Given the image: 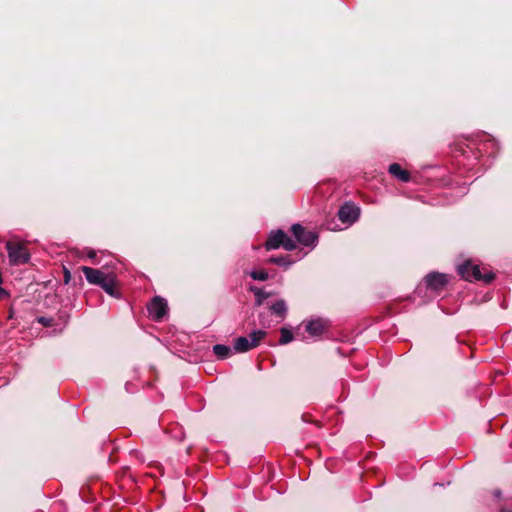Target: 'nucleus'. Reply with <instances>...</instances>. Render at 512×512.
Instances as JSON below:
<instances>
[{
  "instance_id": "obj_1",
  "label": "nucleus",
  "mask_w": 512,
  "mask_h": 512,
  "mask_svg": "<svg viewBox=\"0 0 512 512\" xmlns=\"http://www.w3.org/2000/svg\"><path fill=\"white\" fill-rule=\"evenodd\" d=\"M449 282L447 274L431 272L427 274L421 284L415 290V293L421 295L423 290L426 291V297L434 298L439 295Z\"/></svg>"
},
{
  "instance_id": "obj_2",
  "label": "nucleus",
  "mask_w": 512,
  "mask_h": 512,
  "mask_svg": "<svg viewBox=\"0 0 512 512\" xmlns=\"http://www.w3.org/2000/svg\"><path fill=\"white\" fill-rule=\"evenodd\" d=\"M459 275L467 280V281H484L485 283H489L493 280L494 275L491 272L482 273L480 266L474 264L472 261L467 260L463 264L459 265L458 268Z\"/></svg>"
},
{
  "instance_id": "obj_3",
  "label": "nucleus",
  "mask_w": 512,
  "mask_h": 512,
  "mask_svg": "<svg viewBox=\"0 0 512 512\" xmlns=\"http://www.w3.org/2000/svg\"><path fill=\"white\" fill-rule=\"evenodd\" d=\"M265 336L266 332L264 330H255L251 332L248 337H237L234 340L233 349L237 353L247 352L257 347Z\"/></svg>"
},
{
  "instance_id": "obj_4",
  "label": "nucleus",
  "mask_w": 512,
  "mask_h": 512,
  "mask_svg": "<svg viewBox=\"0 0 512 512\" xmlns=\"http://www.w3.org/2000/svg\"><path fill=\"white\" fill-rule=\"evenodd\" d=\"M279 247H283L287 251L296 248L295 242L283 230L271 232L265 243L266 250H274Z\"/></svg>"
},
{
  "instance_id": "obj_5",
  "label": "nucleus",
  "mask_w": 512,
  "mask_h": 512,
  "mask_svg": "<svg viewBox=\"0 0 512 512\" xmlns=\"http://www.w3.org/2000/svg\"><path fill=\"white\" fill-rule=\"evenodd\" d=\"M6 249L12 265L25 264L30 260L29 251L24 244L9 241L6 243Z\"/></svg>"
},
{
  "instance_id": "obj_6",
  "label": "nucleus",
  "mask_w": 512,
  "mask_h": 512,
  "mask_svg": "<svg viewBox=\"0 0 512 512\" xmlns=\"http://www.w3.org/2000/svg\"><path fill=\"white\" fill-rule=\"evenodd\" d=\"M149 316L155 320L160 321L168 311L167 301L160 297L155 296L150 303L147 305Z\"/></svg>"
},
{
  "instance_id": "obj_7",
  "label": "nucleus",
  "mask_w": 512,
  "mask_h": 512,
  "mask_svg": "<svg viewBox=\"0 0 512 512\" xmlns=\"http://www.w3.org/2000/svg\"><path fill=\"white\" fill-rule=\"evenodd\" d=\"M291 231L296 238V240L304 245V246H315L318 236L316 233L312 231H307L305 228L300 224H294L291 227Z\"/></svg>"
},
{
  "instance_id": "obj_8",
  "label": "nucleus",
  "mask_w": 512,
  "mask_h": 512,
  "mask_svg": "<svg viewBox=\"0 0 512 512\" xmlns=\"http://www.w3.org/2000/svg\"><path fill=\"white\" fill-rule=\"evenodd\" d=\"M360 216V209L352 203H345L338 211L339 219L348 225L353 224Z\"/></svg>"
},
{
  "instance_id": "obj_9",
  "label": "nucleus",
  "mask_w": 512,
  "mask_h": 512,
  "mask_svg": "<svg viewBox=\"0 0 512 512\" xmlns=\"http://www.w3.org/2000/svg\"><path fill=\"white\" fill-rule=\"evenodd\" d=\"M498 151L497 142L491 138L490 135L484 134L477 147L476 158L482 157L483 155L494 156Z\"/></svg>"
},
{
  "instance_id": "obj_10",
  "label": "nucleus",
  "mask_w": 512,
  "mask_h": 512,
  "mask_svg": "<svg viewBox=\"0 0 512 512\" xmlns=\"http://www.w3.org/2000/svg\"><path fill=\"white\" fill-rule=\"evenodd\" d=\"M328 328V322L322 318L312 319L305 324L306 332L312 337L321 336Z\"/></svg>"
},
{
  "instance_id": "obj_11",
  "label": "nucleus",
  "mask_w": 512,
  "mask_h": 512,
  "mask_svg": "<svg viewBox=\"0 0 512 512\" xmlns=\"http://www.w3.org/2000/svg\"><path fill=\"white\" fill-rule=\"evenodd\" d=\"M82 272L84 273V276L86 280L93 285L99 286L109 275V273H104L99 269L91 268L88 266H83Z\"/></svg>"
},
{
  "instance_id": "obj_12",
  "label": "nucleus",
  "mask_w": 512,
  "mask_h": 512,
  "mask_svg": "<svg viewBox=\"0 0 512 512\" xmlns=\"http://www.w3.org/2000/svg\"><path fill=\"white\" fill-rule=\"evenodd\" d=\"M388 172L401 182L407 183L410 181L411 176L407 170L402 169L398 163H393L389 166Z\"/></svg>"
},
{
  "instance_id": "obj_13",
  "label": "nucleus",
  "mask_w": 512,
  "mask_h": 512,
  "mask_svg": "<svg viewBox=\"0 0 512 512\" xmlns=\"http://www.w3.org/2000/svg\"><path fill=\"white\" fill-rule=\"evenodd\" d=\"M107 294L118 297V293L116 291V280L115 275L113 273H109L106 279L99 285Z\"/></svg>"
},
{
  "instance_id": "obj_14",
  "label": "nucleus",
  "mask_w": 512,
  "mask_h": 512,
  "mask_svg": "<svg viewBox=\"0 0 512 512\" xmlns=\"http://www.w3.org/2000/svg\"><path fill=\"white\" fill-rule=\"evenodd\" d=\"M213 352L219 359H225L231 354V348L223 344L213 346Z\"/></svg>"
},
{
  "instance_id": "obj_15",
  "label": "nucleus",
  "mask_w": 512,
  "mask_h": 512,
  "mask_svg": "<svg viewBox=\"0 0 512 512\" xmlns=\"http://www.w3.org/2000/svg\"><path fill=\"white\" fill-rule=\"evenodd\" d=\"M271 310L277 316L284 318L287 312V305L284 300H278L271 306Z\"/></svg>"
},
{
  "instance_id": "obj_16",
  "label": "nucleus",
  "mask_w": 512,
  "mask_h": 512,
  "mask_svg": "<svg viewBox=\"0 0 512 512\" xmlns=\"http://www.w3.org/2000/svg\"><path fill=\"white\" fill-rule=\"evenodd\" d=\"M268 261L270 263L276 264L278 266H283V267H286V268L289 267L294 262L293 260H290L286 256L270 257Z\"/></svg>"
},
{
  "instance_id": "obj_17",
  "label": "nucleus",
  "mask_w": 512,
  "mask_h": 512,
  "mask_svg": "<svg viewBox=\"0 0 512 512\" xmlns=\"http://www.w3.org/2000/svg\"><path fill=\"white\" fill-rule=\"evenodd\" d=\"M281 337L279 340V343L281 345L288 344L293 340V334L292 332L287 328H281Z\"/></svg>"
},
{
  "instance_id": "obj_18",
  "label": "nucleus",
  "mask_w": 512,
  "mask_h": 512,
  "mask_svg": "<svg viewBox=\"0 0 512 512\" xmlns=\"http://www.w3.org/2000/svg\"><path fill=\"white\" fill-rule=\"evenodd\" d=\"M255 296H256V303L257 305H261L262 302L269 296L265 291L259 288H252L251 289Z\"/></svg>"
},
{
  "instance_id": "obj_19",
  "label": "nucleus",
  "mask_w": 512,
  "mask_h": 512,
  "mask_svg": "<svg viewBox=\"0 0 512 512\" xmlns=\"http://www.w3.org/2000/svg\"><path fill=\"white\" fill-rule=\"evenodd\" d=\"M254 280L265 281L268 279V273L265 270H254L250 273Z\"/></svg>"
},
{
  "instance_id": "obj_20",
  "label": "nucleus",
  "mask_w": 512,
  "mask_h": 512,
  "mask_svg": "<svg viewBox=\"0 0 512 512\" xmlns=\"http://www.w3.org/2000/svg\"><path fill=\"white\" fill-rule=\"evenodd\" d=\"M38 321H39V323H42V324H43V325H45V326H49V325H50V322H51V320H49V319H47V318H45V317H40V318L38 319Z\"/></svg>"
},
{
  "instance_id": "obj_21",
  "label": "nucleus",
  "mask_w": 512,
  "mask_h": 512,
  "mask_svg": "<svg viewBox=\"0 0 512 512\" xmlns=\"http://www.w3.org/2000/svg\"><path fill=\"white\" fill-rule=\"evenodd\" d=\"M8 296V293L6 292L5 289H3L1 286H0V299H4Z\"/></svg>"
},
{
  "instance_id": "obj_22",
  "label": "nucleus",
  "mask_w": 512,
  "mask_h": 512,
  "mask_svg": "<svg viewBox=\"0 0 512 512\" xmlns=\"http://www.w3.org/2000/svg\"><path fill=\"white\" fill-rule=\"evenodd\" d=\"M69 279H70V273L68 270L65 269V282L68 283Z\"/></svg>"
},
{
  "instance_id": "obj_23",
  "label": "nucleus",
  "mask_w": 512,
  "mask_h": 512,
  "mask_svg": "<svg viewBox=\"0 0 512 512\" xmlns=\"http://www.w3.org/2000/svg\"><path fill=\"white\" fill-rule=\"evenodd\" d=\"M95 255H96V254H95V252H94V251H91V252H89V254H88V256H89L90 258H94V257H95Z\"/></svg>"
}]
</instances>
